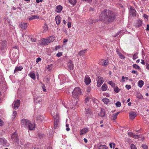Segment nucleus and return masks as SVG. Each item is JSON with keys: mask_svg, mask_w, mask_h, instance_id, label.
Instances as JSON below:
<instances>
[{"mask_svg": "<svg viewBox=\"0 0 149 149\" xmlns=\"http://www.w3.org/2000/svg\"><path fill=\"white\" fill-rule=\"evenodd\" d=\"M116 14L110 10H105L102 11L100 17V20L104 22H110L116 18Z\"/></svg>", "mask_w": 149, "mask_h": 149, "instance_id": "nucleus-1", "label": "nucleus"}, {"mask_svg": "<svg viewBox=\"0 0 149 149\" xmlns=\"http://www.w3.org/2000/svg\"><path fill=\"white\" fill-rule=\"evenodd\" d=\"M22 126L26 128H28L30 130H33L35 129L34 124L30 123L28 120L23 119L21 120Z\"/></svg>", "mask_w": 149, "mask_h": 149, "instance_id": "nucleus-2", "label": "nucleus"}, {"mask_svg": "<svg viewBox=\"0 0 149 149\" xmlns=\"http://www.w3.org/2000/svg\"><path fill=\"white\" fill-rule=\"evenodd\" d=\"M82 91L81 88L78 87H75L73 90L72 92V95L73 97L78 100V98L81 95Z\"/></svg>", "mask_w": 149, "mask_h": 149, "instance_id": "nucleus-3", "label": "nucleus"}, {"mask_svg": "<svg viewBox=\"0 0 149 149\" xmlns=\"http://www.w3.org/2000/svg\"><path fill=\"white\" fill-rule=\"evenodd\" d=\"M11 138L14 141L17 142V144H19L18 136L17 134L15 133H13L12 135Z\"/></svg>", "mask_w": 149, "mask_h": 149, "instance_id": "nucleus-4", "label": "nucleus"}, {"mask_svg": "<svg viewBox=\"0 0 149 149\" xmlns=\"http://www.w3.org/2000/svg\"><path fill=\"white\" fill-rule=\"evenodd\" d=\"M96 80L97 82V86L98 87L101 86L104 81L103 78L101 77H98Z\"/></svg>", "mask_w": 149, "mask_h": 149, "instance_id": "nucleus-5", "label": "nucleus"}, {"mask_svg": "<svg viewBox=\"0 0 149 149\" xmlns=\"http://www.w3.org/2000/svg\"><path fill=\"white\" fill-rule=\"evenodd\" d=\"M109 63L108 61L101 59L99 61V63L100 65L103 66H107Z\"/></svg>", "mask_w": 149, "mask_h": 149, "instance_id": "nucleus-6", "label": "nucleus"}, {"mask_svg": "<svg viewBox=\"0 0 149 149\" xmlns=\"http://www.w3.org/2000/svg\"><path fill=\"white\" fill-rule=\"evenodd\" d=\"M130 13L132 16H136V11L135 10L134 8L132 6H131L130 8Z\"/></svg>", "mask_w": 149, "mask_h": 149, "instance_id": "nucleus-7", "label": "nucleus"}, {"mask_svg": "<svg viewBox=\"0 0 149 149\" xmlns=\"http://www.w3.org/2000/svg\"><path fill=\"white\" fill-rule=\"evenodd\" d=\"M136 116V113L135 112L131 111L129 113L130 119V120H134Z\"/></svg>", "mask_w": 149, "mask_h": 149, "instance_id": "nucleus-8", "label": "nucleus"}, {"mask_svg": "<svg viewBox=\"0 0 149 149\" xmlns=\"http://www.w3.org/2000/svg\"><path fill=\"white\" fill-rule=\"evenodd\" d=\"M127 134L129 136L135 139H138L139 138V135H135L134 133L131 132H128L127 133Z\"/></svg>", "mask_w": 149, "mask_h": 149, "instance_id": "nucleus-9", "label": "nucleus"}, {"mask_svg": "<svg viewBox=\"0 0 149 149\" xmlns=\"http://www.w3.org/2000/svg\"><path fill=\"white\" fill-rule=\"evenodd\" d=\"M20 101L19 100H17L14 103L13 108L15 109H17L20 106Z\"/></svg>", "mask_w": 149, "mask_h": 149, "instance_id": "nucleus-10", "label": "nucleus"}, {"mask_svg": "<svg viewBox=\"0 0 149 149\" xmlns=\"http://www.w3.org/2000/svg\"><path fill=\"white\" fill-rule=\"evenodd\" d=\"M0 144L6 146H7L8 145L7 140L6 139L1 138H0Z\"/></svg>", "mask_w": 149, "mask_h": 149, "instance_id": "nucleus-11", "label": "nucleus"}, {"mask_svg": "<svg viewBox=\"0 0 149 149\" xmlns=\"http://www.w3.org/2000/svg\"><path fill=\"white\" fill-rule=\"evenodd\" d=\"M84 82L86 85H88L91 82V79L90 77L87 75L85 77Z\"/></svg>", "mask_w": 149, "mask_h": 149, "instance_id": "nucleus-12", "label": "nucleus"}, {"mask_svg": "<svg viewBox=\"0 0 149 149\" xmlns=\"http://www.w3.org/2000/svg\"><path fill=\"white\" fill-rule=\"evenodd\" d=\"M67 66L69 70H71L73 69L74 65L72 63V62L70 60L68 62Z\"/></svg>", "mask_w": 149, "mask_h": 149, "instance_id": "nucleus-13", "label": "nucleus"}, {"mask_svg": "<svg viewBox=\"0 0 149 149\" xmlns=\"http://www.w3.org/2000/svg\"><path fill=\"white\" fill-rule=\"evenodd\" d=\"M63 9L62 6L60 5H58L56 6L55 11L57 13H61Z\"/></svg>", "mask_w": 149, "mask_h": 149, "instance_id": "nucleus-14", "label": "nucleus"}, {"mask_svg": "<svg viewBox=\"0 0 149 149\" xmlns=\"http://www.w3.org/2000/svg\"><path fill=\"white\" fill-rule=\"evenodd\" d=\"M88 132V129L87 128H84L82 129L80 131V133L81 135H82Z\"/></svg>", "mask_w": 149, "mask_h": 149, "instance_id": "nucleus-15", "label": "nucleus"}, {"mask_svg": "<svg viewBox=\"0 0 149 149\" xmlns=\"http://www.w3.org/2000/svg\"><path fill=\"white\" fill-rule=\"evenodd\" d=\"M49 44V42H48L47 39L43 38L41 42L40 43V45H48Z\"/></svg>", "mask_w": 149, "mask_h": 149, "instance_id": "nucleus-16", "label": "nucleus"}, {"mask_svg": "<svg viewBox=\"0 0 149 149\" xmlns=\"http://www.w3.org/2000/svg\"><path fill=\"white\" fill-rule=\"evenodd\" d=\"M97 147L98 149H108V147L105 145L99 144H97Z\"/></svg>", "mask_w": 149, "mask_h": 149, "instance_id": "nucleus-17", "label": "nucleus"}, {"mask_svg": "<svg viewBox=\"0 0 149 149\" xmlns=\"http://www.w3.org/2000/svg\"><path fill=\"white\" fill-rule=\"evenodd\" d=\"M55 19L57 25H59L61 19V18L59 15H57L56 16Z\"/></svg>", "mask_w": 149, "mask_h": 149, "instance_id": "nucleus-18", "label": "nucleus"}, {"mask_svg": "<svg viewBox=\"0 0 149 149\" xmlns=\"http://www.w3.org/2000/svg\"><path fill=\"white\" fill-rule=\"evenodd\" d=\"M42 101V100L40 97H38L34 99V102L36 103H41Z\"/></svg>", "mask_w": 149, "mask_h": 149, "instance_id": "nucleus-19", "label": "nucleus"}, {"mask_svg": "<svg viewBox=\"0 0 149 149\" xmlns=\"http://www.w3.org/2000/svg\"><path fill=\"white\" fill-rule=\"evenodd\" d=\"M27 24L25 23H21L19 24L20 27L24 30H26L27 28Z\"/></svg>", "mask_w": 149, "mask_h": 149, "instance_id": "nucleus-20", "label": "nucleus"}, {"mask_svg": "<svg viewBox=\"0 0 149 149\" xmlns=\"http://www.w3.org/2000/svg\"><path fill=\"white\" fill-rule=\"evenodd\" d=\"M48 42H49V43L53 42L55 39V37L54 36H50L47 38Z\"/></svg>", "mask_w": 149, "mask_h": 149, "instance_id": "nucleus-21", "label": "nucleus"}, {"mask_svg": "<svg viewBox=\"0 0 149 149\" xmlns=\"http://www.w3.org/2000/svg\"><path fill=\"white\" fill-rule=\"evenodd\" d=\"M87 51V49H85L84 50H81L79 53V54L80 56L84 55Z\"/></svg>", "mask_w": 149, "mask_h": 149, "instance_id": "nucleus-22", "label": "nucleus"}, {"mask_svg": "<svg viewBox=\"0 0 149 149\" xmlns=\"http://www.w3.org/2000/svg\"><path fill=\"white\" fill-rule=\"evenodd\" d=\"M105 114V111L102 109L100 112L98 113V115L100 116L103 117L104 116Z\"/></svg>", "mask_w": 149, "mask_h": 149, "instance_id": "nucleus-23", "label": "nucleus"}, {"mask_svg": "<svg viewBox=\"0 0 149 149\" xmlns=\"http://www.w3.org/2000/svg\"><path fill=\"white\" fill-rule=\"evenodd\" d=\"M6 40H4L2 41L1 45V49H4L6 47Z\"/></svg>", "mask_w": 149, "mask_h": 149, "instance_id": "nucleus-24", "label": "nucleus"}, {"mask_svg": "<svg viewBox=\"0 0 149 149\" xmlns=\"http://www.w3.org/2000/svg\"><path fill=\"white\" fill-rule=\"evenodd\" d=\"M119 113V112H118L116 113L113 114L112 116V119L113 120H116L117 118L118 115Z\"/></svg>", "mask_w": 149, "mask_h": 149, "instance_id": "nucleus-25", "label": "nucleus"}, {"mask_svg": "<svg viewBox=\"0 0 149 149\" xmlns=\"http://www.w3.org/2000/svg\"><path fill=\"white\" fill-rule=\"evenodd\" d=\"M39 17V16L38 15H33L29 17V20H31L34 19H38Z\"/></svg>", "mask_w": 149, "mask_h": 149, "instance_id": "nucleus-26", "label": "nucleus"}, {"mask_svg": "<svg viewBox=\"0 0 149 149\" xmlns=\"http://www.w3.org/2000/svg\"><path fill=\"white\" fill-rule=\"evenodd\" d=\"M143 84L144 82L142 80H140L138 82V86L140 88L142 87Z\"/></svg>", "mask_w": 149, "mask_h": 149, "instance_id": "nucleus-27", "label": "nucleus"}, {"mask_svg": "<svg viewBox=\"0 0 149 149\" xmlns=\"http://www.w3.org/2000/svg\"><path fill=\"white\" fill-rule=\"evenodd\" d=\"M29 75L33 79H36V75L34 73L31 72L29 74Z\"/></svg>", "mask_w": 149, "mask_h": 149, "instance_id": "nucleus-28", "label": "nucleus"}, {"mask_svg": "<svg viewBox=\"0 0 149 149\" xmlns=\"http://www.w3.org/2000/svg\"><path fill=\"white\" fill-rule=\"evenodd\" d=\"M107 88V86L105 84H103L101 87L102 90L103 91H106Z\"/></svg>", "mask_w": 149, "mask_h": 149, "instance_id": "nucleus-29", "label": "nucleus"}, {"mask_svg": "<svg viewBox=\"0 0 149 149\" xmlns=\"http://www.w3.org/2000/svg\"><path fill=\"white\" fill-rule=\"evenodd\" d=\"M23 68L21 66L17 67L15 69L14 72L17 71H21Z\"/></svg>", "mask_w": 149, "mask_h": 149, "instance_id": "nucleus-30", "label": "nucleus"}, {"mask_svg": "<svg viewBox=\"0 0 149 149\" xmlns=\"http://www.w3.org/2000/svg\"><path fill=\"white\" fill-rule=\"evenodd\" d=\"M68 1L73 6H74L77 2L76 0H68Z\"/></svg>", "mask_w": 149, "mask_h": 149, "instance_id": "nucleus-31", "label": "nucleus"}, {"mask_svg": "<svg viewBox=\"0 0 149 149\" xmlns=\"http://www.w3.org/2000/svg\"><path fill=\"white\" fill-rule=\"evenodd\" d=\"M92 111L90 109H86V114L87 115H91Z\"/></svg>", "mask_w": 149, "mask_h": 149, "instance_id": "nucleus-32", "label": "nucleus"}, {"mask_svg": "<svg viewBox=\"0 0 149 149\" xmlns=\"http://www.w3.org/2000/svg\"><path fill=\"white\" fill-rule=\"evenodd\" d=\"M43 28L44 29L43 31L44 32H45L48 30V27L47 24H44L43 26Z\"/></svg>", "mask_w": 149, "mask_h": 149, "instance_id": "nucleus-33", "label": "nucleus"}, {"mask_svg": "<svg viewBox=\"0 0 149 149\" xmlns=\"http://www.w3.org/2000/svg\"><path fill=\"white\" fill-rule=\"evenodd\" d=\"M132 66L134 68L138 69L139 70H140L141 69L140 67L137 64H133Z\"/></svg>", "mask_w": 149, "mask_h": 149, "instance_id": "nucleus-34", "label": "nucleus"}, {"mask_svg": "<svg viewBox=\"0 0 149 149\" xmlns=\"http://www.w3.org/2000/svg\"><path fill=\"white\" fill-rule=\"evenodd\" d=\"M102 100L105 104H107L109 102V100L107 98H104Z\"/></svg>", "mask_w": 149, "mask_h": 149, "instance_id": "nucleus-35", "label": "nucleus"}, {"mask_svg": "<svg viewBox=\"0 0 149 149\" xmlns=\"http://www.w3.org/2000/svg\"><path fill=\"white\" fill-rule=\"evenodd\" d=\"M142 24V22L140 20H139L138 21L137 23L136 26L138 27L140 26Z\"/></svg>", "mask_w": 149, "mask_h": 149, "instance_id": "nucleus-36", "label": "nucleus"}, {"mask_svg": "<svg viewBox=\"0 0 149 149\" xmlns=\"http://www.w3.org/2000/svg\"><path fill=\"white\" fill-rule=\"evenodd\" d=\"M114 90L117 93H118L120 91V89H119L118 87L117 86L115 87L114 88Z\"/></svg>", "mask_w": 149, "mask_h": 149, "instance_id": "nucleus-37", "label": "nucleus"}, {"mask_svg": "<svg viewBox=\"0 0 149 149\" xmlns=\"http://www.w3.org/2000/svg\"><path fill=\"white\" fill-rule=\"evenodd\" d=\"M108 83L112 87H114L115 86V84L112 81H109Z\"/></svg>", "mask_w": 149, "mask_h": 149, "instance_id": "nucleus-38", "label": "nucleus"}, {"mask_svg": "<svg viewBox=\"0 0 149 149\" xmlns=\"http://www.w3.org/2000/svg\"><path fill=\"white\" fill-rule=\"evenodd\" d=\"M138 54V53H136L133 55V60H135L138 58V56H137Z\"/></svg>", "mask_w": 149, "mask_h": 149, "instance_id": "nucleus-39", "label": "nucleus"}, {"mask_svg": "<svg viewBox=\"0 0 149 149\" xmlns=\"http://www.w3.org/2000/svg\"><path fill=\"white\" fill-rule=\"evenodd\" d=\"M116 105L117 107H120L121 106V103L120 102L118 101L116 103Z\"/></svg>", "mask_w": 149, "mask_h": 149, "instance_id": "nucleus-40", "label": "nucleus"}, {"mask_svg": "<svg viewBox=\"0 0 149 149\" xmlns=\"http://www.w3.org/2000/svg\"><path fill=\"white\" fill-rule=\"evenodd\" d=\"M109 146L111 148H114L115 147V144L114 143H112L109 144Z\"/></svg>", "mask_w": 149, "mask_h": 149, "instance_id": "nucleus-41", "label": "nucleus"}, {"mask_svg": "<svg viewBox=\"0 0 149 149\" xmlns=\"http://www.w3.org/2000/svg\"><path fill=\"white\" fill-rule=\"evenodd\" d=\"M52 64L48 65L47 68V69H48V70L50 71L52 69Z\"/></svg>", "mask_w": 149, "mask_h": 149, "instance_id": "nucleus-42", "label": "nucleus"}, {"mask_svg": "<svg viewBox=\"0 0 149 149\" xmlns=\"http://www.w3.org/2000/svg\"><path fill=\"white\" fill-rule=\"evenodd\" d=\"M42 90L44 92H46V90L45 89V85L44 84H42Z\"/></svg>", "mask_w": 149, "mask_h": 149, "instance_id": "nucleus-43", "label": "nucleus"}, {"mask_svg": "<svg viewBox=\"0 0 149 149\" xmlns=\"http://www.w3.org/2000/svg\"><path fill=\"white\" fill-rule=\"evenodd\" d=\"M120 58L121 59H124L125 58V56L123 55L121 53H119L118 54Z\"/></svg>", "mask_w": 149, "mask_h": 149, "instance_id": "nucleus-44", "label": "nucleus"}, {"mask_svg": "<svg viewBox=\"0 0 149 149\" xmlns=\"http://www.w3.org/2000/svg\"><path fill=\"white\" fill-rule=\"evenodd\" d=\"M17 112L16 111H14L13 112V116L12 117V118H14L16 116L17 114Z\"/></svg>", "mask_w": 149, "mask_h": 149, "instance_id": "nucleus-45", "label": "nucleus"}, {"mask_svg": "<svg viewBox=\"0 0 149 149\" xmlns=\"http://www.w3.org/2000/svg\"><path fill=\"white\" fill-rule=\"evenodd\" d=\"M142 147L144 149H148V146L146 144H143L142 145Z\"/></svg>", "mask_w": 149, "mask_h": 149, "instance_id": "nucleus-46", "label": "nucleus"}, {"mask_svg": "<svg viewBox=\"0 0 149 149\" xmlns=\"http://www.w3.org/2000/svg\"><path fill=\"white\" fill-rule=\"evenodd\" d=\"M131 149H137L135 145L133 144L131 145Z\"/></svg>", "mask_w": 149, "mask_h": 149, "instance_id": "nucleus-47", "label": "nucleus"}, {"mask_svg": "<svg viewBox=\"0 0 149 149\" xmlns=\"http://www.w3.org/2000/svg\"><path fill=\"white\" fill-rule=\"evenodd\" d=\"M90 99L91 98L90 97H86L85 98V102L86 103H87L88 101H89Z\"/></svg>", "mask_w": 149, "mask_h": 149, "instance_id": "nucleus-48", "label": "nucleus"}, {"mask_svg": "<svg viewBox=\"0 0 149 149\" xmlns=\"http://www.w3.org/2000/svg\"><path fill=\"white\" fill-rule=\"evenodd\" d=\"M12 55L14 57H15L17 56V53L15 52H13L12 54Z\"/></svg>", "mask_w": 149, "mask_h": 149, "instance_id": "nucleus-49", "label": "nucleus"}, {"mask_svg": "<svg viewBox=\"0 0 149 149\" xmlns=\"http://www.w3.org/2000/svg\"><path fill=\"white\" fill-rule=\"evenodd\" d=\"M62 55V53L61 52H59L57 54L56 56L58 57H60Z\"/></svg>", "mask_w": 149, "mask_h": 149, "instance_id": "nucleus-50", "label": "nucleus"}, {"mask_svg": "<svg viewBox=\"0 0 149 149\" xmlns=\"http://www.w3.org/2000/svg\"><path fill=\"white\" fill-rule=\"evenodd\" d=\"M58 125L57 123V122H56V123H54V128L55 129H56L58 127Z\"/></svg>", "mask_w": 149, "mask_h": 149, "instance_id": "nucleus-51", "label": "nucleus"}, {"mask_svg": "<svg viewBox=\"0 0 149 149\" xmlns=\"http://www.w3.org/2000/svg\"><path fill=\"white\" fill-rule=\"evenodd\" d=\"M125 87L127 89H129L131 88V86L130 85H126L125 86Z\"/></svg>", "mask_w": 149, "mask_h": 149, "instance_id": "nucleus-52", "label": "nucleus"}, {"mask_svg": "<svg viewBox=\"0 0 149 149\" xmlns=\"http://www.w3.org/2000/svg\"><path fill=\"white\" fill-rule=\"evenodd\" d=\"M68 26L69 28H70L71 26V23L70 22H68Z\"/></svg>", "mask_w": 149, "mask_h": 149, "instance_id": "nucleus-53", "label": "nucleus"}, {"mask_svg": "<svg viewBox=\"0 0 149 149\" xmlns=\"http://www.w3.org/2000/svg\"><path fill=\"white\" fill-rule=\"evenodd\" d=\"M3 123V121L2 120L0 119V126H2Z\"/></svg>", "mask_w": 149, "mask_h": 149, "instance_id": "nucleus-54", "label": "nucleus"}, {"mask_svg": "<svg viewBox=\"0 0 149 149\" xmlns=\"http://www.w3.org/2000/svg\"><path fill=\"white\" fill-rule=\"evenodd\" d=\"M125 81V77L123 76L122 77V80L120 81L121 82H124Z\"/></svg>", "mask_w": 149, "mask_h": 149, "instance_id": "nucleus-55", "label": "nucleus"}, {"mask_svg": "<svg viewBox=\"0 0 149 149\" xmlns=\"http://www.w3.org/2000/svg\"><path fill=\"white\" fill-rule=\"evenodd\" d=\"M41 61V58H38L36 59V62L37 63H38L39 61Z\"/></svg>", "mask_w": 149, "mask_h": 149, "instance_id": "nucleus-56", "label": "nucleus"}, {"mask_svg": "<svg viewBox=\"0 0 149 149\" xmlns=\"http://www.w3.org/2000/svg\"><path fill=\"white\" fill-rule=\"evenodd\" d=\"M83 1H85L88 3H90L92 1V0H82Z\"/></svg>", "mask_w": 149, "mask_h": 149, "instance_id": "nucleus-57", "label": "nucleus"}, {"mask_svg": "<svg viewBox=\"0 0 149 149\" xmlns=\"http://www.w3.org/2000/svg\"><path fill=\"white\" fill-rule=\"evenodd\" d=\"M132 73L133 74H136V76L138 75L137 73L135 70H134L132 71Z\"/></svg>", "mask_w": 149, "mask_h": 149, "instance_id": "nucleus-58", "label": "nucleus"}, {"mask_svg": "<svg viewBox=\"0 0 149 149\" xmlns=\"http://www.w3.org/2000/svg\"><path fill=\"white\" fill-rule=\"evenodd\" d=\"M143 17L146 19H148V16L146 14H144L143 15Z\"/></svg>", "mask_w": 149, "mask_h": 149, "instance_id": "nucleus-59", "label": "nucleus"}, {"mask_svg": "<svg viewBox=\"0 0 149 149\" xmlns=\"http://www.w3.org/2000/svg\"><path fill=\"white\" fill-rule=\"evenodd\" d=\"M146 31H149V25L148 24H147V28L146 29Z\"/></svg>", "mask_w": 149, "mask_h": 149, "instance_id": "nucleus-60", "label": "nucleus"}, {"mask_svg": "<svg viewBox=\"0 0 149 149\" xmlns=\"http://www.w3.org/2000/svg\"><path fill=\"white\" fill-rule=\"evenodd\" d=\"M146 68L148 69L149 70V65L148 64V63H146Z\"/></svg>", "mask_w": 149, "mask_h": 149, "instance_id": "nucleus-61", "label": "nucleus"}, {"mask_svg": "<svg viewBox=\"0 0 149 149\" xmlns=\"http://www.w3.org/2000/svg\"><path fill=\"white\" fill-rule=\"evenodd\" d=\"M36 39L35 38H31V40L34 42H35L36 41Z\"/></svg>", "mask_w": 149, "mask_h": 149, "instance_id": "nucleus-62", "label": "nucleus"}, {"mask_svg": "<svg viewBox=\"0 0 149 149\" xmlns=\"http://www.w3.org/2000/svg\"><path fill=\"white\" fill-rule=\"evenodd\" d=\"M42 0H36V2L37 3H39L40 2H42Z\"/></svg>", "mask_w": 149, "mask_h": 149, "instance_id": "nucleus-63", "label": "nucleus"}, {"mask_svg": "<svg viewBox=\"0 0 149 149\" xmlns=\"http://www.w3.org/2000/svg\"><path fill=\"white\" fill-rule=\"evenodd\" d=\"M141 63L143 65H145V64L144 61L143 60H141Z\"/></svg>", "mask_w": 149, "mask_h": 149, "instance_id": "nucleus-64", "label": "nucleus"}]
</instances>
